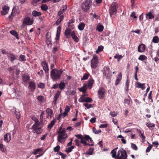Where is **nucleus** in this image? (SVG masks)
I'll return each mask as SVG.
<instances>
[{"label": "nucleus", "mask_w": 159, "mask_h": 159, "mask_svg": "<svg viewBox=\"0 0 159 159\" xmlns=\"http://www.w3.org/2000/svg\"><path fill=\"white\" fill-rule=\"evenodd\" d=\"M14 68L13 67H9L8 68V70L11 74V75H13L14 74Z\"/></svg>", "instance_id": "3c124183"}, {"label": "nucleus", "mask_w": 159, "mask_h": 159, "mask_svg": "<svg viewBox=\"0 0 159 159\" xmlns=\"http://www.w3.org/2000/svg\"><path fill=\"white\" fill-rule=\"evenodd\" d=\"M145 49V46L143 43L140 44L138 47V52H144Z\"/></svg>", "instance_id": "2eb2a0df"}, {"label": "nucleus", "mask_w": 159, "mask_h": 159, "mask_svg": "<svg viewBox=\"0 0 159 159\" xmlns=\"http://www.w3.org/2000/svg\"><path fill=\"white\" fill-rule=\"evenodd\" d=\"M58 135L57 140L58 141L61 143H63L65 141V139L67 137V134L66 133L65 129H62L61 127L58 132Z\"/></svg>", "instance_id": "7ed1b4c3"}, {"label": "nucleus", "mask_w": 159, "mask_h": 159, "mask_svg": "<svg viewBox=\"0 0 159 159\" xmlns=\"http://www.w3.org/2000/svg\"><path fill=\"white\" fill-rule=\"evenodd\" d=\"M149 145V146L147 147L146 151L147 152H149L151 148H152L153 145L151 144L148 143Z\"/></svg>", "instance_id": "de8ad7c7"}, {"label": "nucleus", "mask_w": 159, "mask_h": 159, "mask_svg": "<svg viewBox=\"0 0 159 159\" xmlns=\"http://www.w3.org/2000/svg\"><path fill=\"white\" fill-rule=\"evenodd\" d=\"M107 125L108 124H101L99 126V128H106L107 127Z\"/></svg>", "instance_id": "0e129e2a"}, {"label": "nucleus", "mask_w": 159, "mask_h": 159, "mask_svg": "<svg viewBox=\"0 0 159 159\" xmlns=\"http://www.w3.org/2000/svg\"><path fill=\"white\" fill-rule=\"evenodd\" d=\"M146 17L147 19H152L154 17V16L151 12H149L146 14Z\"/></svg>", "instance_id": "b1692460"}, {"label": "nucleus", "mask_w": 159, "mask_h": 159, "mask_svg": "<svg viewBox=\"0 0 159 159\" xmlns=\"http://www.w3.org/2000/svg\"><path fill=\"white\" fill-rule=\"evenodd\" d=\"M41 8L43 10L45 11L47 10L48 9V6L45 4H43L41 5Z\"/></svg>", "instance_id": "a19ab883"}, {"label": "nucleus", "mask_w": 159, "mask_h": 159, "mask_svg": "<svg viewBox=\"0 0 159 159\" xmlns=\"http://www.w3.org/2000/svg\"><path fill=\"white\" fill-rule=\"evenodd\" d=\"M87 89V84H84L83 86L80 88H78L80 92H85Z\"/></svg>", "instance_id": "4be33fe9"}, {"label": "nucleus", "mask_w": 159, "mask_h": 159, "mask_svg": "<svg viewBox=\"0 0 159 159\" xmlns=\"http://www.w3.org/2000/svg\"><path fill=\"white\" fill-rule=\"evenodd\" d=\"M85 25L84 23H80L78 26V28L79 30L81 31L83 30L84 28Z\"/></svg>", "instance_id": "c85d7f7f"}, {"label": "nucleus", "mask_w": 159, "mask_h": 159, "mask_svg": "<svg viewBox=\"0 0 159 159\" xmlns=\"http://www.w3.org/2000/svg\"><path fill=\"white\" fill-rule=\"evenodd\" d=\"M89 136L88 135H85L84 137H83L80 140V143L84 144V146L89 145L90 146H93V144H89L87 143L86 141H89Z\"/></svg>", "instance_id": "6e6552de"}, {"label": "nucleus", "mask_w": 159, "mask_h": 159, "mask_svg": "<svg viewBox=\"0 0 159 159\" xmlns=\"http://www.w3.org/2000/svg\"><path fill=\"white\" fill-rule=\"evenodd\" d=\"M35 88L34 83L33 82H30L29 83V88L31 91L34 90Z\"/></svg>", "instance_id": "393cba45"}, {"label": "nucleus", "mask_w": 159, "mask_h": 159, "mask_svg": "<svg viewBox=\"0 0 159 159\" xmlns=\"http://www.w3.org/2000/svg\"><path fill=\"white\" fill-rule=\"evenodd\" d=\"M104 27L102 25L99 24L97 27V29L99 32H102L103 31Z\"/></svg>", "instance_id": "473e14b6"}, {"label": "nucleus", "mask_w": 159, "mask_h": 159, "mask_svg": "<svg viewBox=\"0 0 159 159\" xmlns=\"http://www.w3.org/2000/svg\"><path fill=\"white\" fill-rule=\"evenodd\" d=\"M117 4L116 3H113L110 7L109 11L111 16L116 14L117 11Z\"/></svg>", "instance_id": "0eeeda50"}, {"label": "nucleus", "mask_w": 159, "mask_h": 159, "mask_svg": "<svg viewBox=\"0 0 159 159\" xmlns=\"http://www.w3.org/2000/svg\"><path fill=\"white\" fill-rule=\"evenodd\" d=\"M62 72V71L61 70H58L56 69H52L51 71V76L53 80L59 79Z\"/></svg>", "instance_id": "20e7f679"}, {"label": "nucleus", "mask_w": 159, "mask_h": 159, "mask_svg": "<svg viewBox=\"0 0 159 159\" xmlns=\"http://www.w3.org/2000/svg\"><path fill=\"white\" fill-rule=\"evenodd\" d=\"M145 84V83L141 84L139 82L137 81L135 84V87L138 88H140L142 90H144L145 88L144 86Z\"/></svg>", "instance_id": "f3484780"}, {"label": "nucleus", "mask_w": 159, "mask_h": 159, "mask_svg": "<svg viewBox=\"0 0 159 159\" xmlns=\"http://www.w3.org/2000/svg\"><path fill=\"white\" fill-rule=\"evenodd\" d=\"M65 87V83L63 82H61L59 84V87L61 89H63Z\"/></svg>", "instance_id": "49530a36"}, {"label": "nucleus", "mask_w": 159, "mask_h": 159, "mask_svg": "<svg viewBox=\"0 0 159 159\" xmlns=\"http://www.w3.org/2000/svg\"><path fill=\"white\" fill-rule=\"evenodd\" d=\"M0 149L3 152H5L6 151L5 146L2 143H0Z\"/></svg>", "instance_id": "ea45409f"}, {"label": "nucleus", "mask_w": 159, "mask_h": 159, "mask_svg": "<svg viewBox=\"0 0 159 159\" xmlns=\"http://www.w3.org/2000/svg\"><path fill=\"white\" fill-rule=\"evenodd\" d=\"M85 98L84 97V95H82L81 96L80 98L79 99L78 101L79 102H85Z\"/></svg>", "instance_id": "58836bf2"}, {"label": "nucleus", "mask_w": 159, "mask_h": 159, "mask_svg": "<svg viewBox=\"0 0 159 159\" xmlns=\"http://www.w3.org/2000/svg\"><path fill=\"white\" fill-rule=\"evenodd\" d=\"M71 36L73 39L76 42H78V41L79 39L76 36L75 32L74 31H73L71 33Z\"/></svg>", "instance_id": "a878e982"}, {"label": "nucleus", "mask_w": 159, "mask_h": 159, "mask_svg": "<svg viewBox=\"0 0 159 159\" xmlns=\"http://www.w3.org/2000/svg\"><path fill=\"white\" fill-rule=\"evenodd\" d=\"M75 145L77 146H79L80 145V141L79 140L77 139H75Z\"/></svg>", "instance_id": "69168bd1"}, {"label": "nucleus", "mask_w": 159, "mask_h": 159, "mask_svg": "<svg viewBox=\"0 0 159 159\" xmlns=\"http://www.w3.org/2000/svg\"><path fill=\"white\" fill-rule=\"evenodd\" d=\"M122 57V56L121 55L116 54L114 56V58L117 59L118 61H119Z\"/></svg>", "instance_id": "09e8293b"}, {"label": "nucleus", "mask_w": 159, "mask_h": 159, "mask_svg": "<svg viewBox=\"0 0 159 159\" xmlns=\"http://www.w3.org/2000/svg\"><path fill=\"white\" fill-rule=\"evenodd\" d=\"M41 65L45 72H48L49 70V69L48 67L46 61H43L42 62Z\"/></svg>", "instance_id": "4468645a"}, {"label": "nucleus", "mask_w": 159, "mask_h": 159, "mask_svg": "<svg viewBox=\"0 0 159 159\" xmlns=\"http://www.w3.org/2000/svg\"><path fill=\"white\" fill-rule=\"evenodd\" d=\"M46 111L47 117L48 118H51L53 114L52 110L50 108H48L47 109Z\"/></svg>", "instance_id": "dca6fc26"}, {"label": "nucleus", "mask_w": 159, "mask_h": 159, "mask_svg": "<svg viewBox=\"0 0 159 159\" xmlns=\"http://www.w3.org/2000/svg\"><path fill=\"white\" fill-rule=\"evenodd\" d=\"M117 148H116L111 152L112 154V156L113 158H116V150ZM127 157V152L125 150L123 149H120L117 152L116 157L117 159H126Z\"/></svg>", "instance_id": "f257e3e1"}, {"label": "nucleus", "mask_w": 159, "mask_h": 159, "mask_svg": "<svg viewBox=\"0 0 159 159\" xmlns=\"http://www.w3.org/2000/svg\"><path fill=\"white\" fill-rule=\"evenodd\" d=\"M64 17V16L63 15H61L60 16L59 18L57 20L56 23L57 25L60 24L61 21L63 20Z\"/></svg>", "instance_id": "7c9ffc66"}, {"label": "nucleus", "mask_w": 159, "mask_h": 159, "mask_svg": "<svg viewBox=\"0 0 159 159\" xmlns=\"http://www.w3.org/2000/svg\"><path fill=\"white\" fill-rule=\"evenodd\" d=\"M45 84L43 83H40L38 84L39 87L41 89H43L44 87Z\"/></svg>", "instance_id": "4d7b16f0"}, {"label": "nucleus", "mask_w": 159, "mask_h": 159, "mask_svg": "<svg viewBox=\"0 0 159 159\" xmlns=\"http://www.w3.org/2000/svg\"><path fill=\"white\" fill-rule=\"evenodd\" d=\"M89 76V73H85L84 74V76L82 78H81V80H86L88 79Z\"/></svg>", "instance_id": "79ce46f5"}, {"label": "nucleus", "mask_w": 159, "mask_h": 159, "mask_svg": "<svg viewBox=\"0 0 159 159\" xmlns=\"http://www.w3.org/2000/svg\"><path fill=\"white\" fill-rule=\"evenodd\" d=\"M33 15L35 16H39L41 14V13L39 12H38L35 11H34L32 12Z\"/></svg>", "instance_id": "4c0bfd02"}, {"label": "nucleus", "mask_w": 159, "mask_h": 159, "mask_svg": "<svg viewBox=\"0 0 159 159\" xmlns=\"http://www.w3.org/2000/svg\"><path fill=\"white\" fill-rule=\"evenodd\" d=\"M19 59L20 61H26L25 56L23 55H20L19 57Z\"/></svg>", "instance_id": "72a5a7b5"}, {"label": "nucleus", "mask_w": 159, "mask_h": 159, "mask_svg": "<svg viewBox=\"0 0 159 159\" xmlns=\"http://www.w3.org/2000/svg\"><path fill=\"white\" fill-rule=\"evenodd\" d=\"M7 56L9 60H10L13 63L14 60L16 59V56L13 53L9 52L7 53Z\"/></svg>", "instance_id": "f8f14e48"}, {"label": "nucleus", "mask_w": 159, "mask_h": 159, "mask_svg": "<svg viewBox=\"0 0 159 159\" xmlns=\"http://www.w3.org/2000/svg\"><path fill=\"white\" fill-rule=\"evenodd\" d=\"M147 59V57L144 55H141L139 57L138 59L141 61L146 60Z\"/></svg>", "instance_id": "a18cd8bd"}, {"label": "nucleus", "mask_w": 159, "mask_h": 159, "mask_svg": "<svg viewBox=\"0 0 159 159\" xmlns=\"http://www.w3.org/2000/svg\"><path fill=\"white\" fill-rule=\"evenodd\" d=\"M15 114L16 115V117L17 119H18L20 118V113L19 111L15 110Z\"/></svg>", "instance_id": "603ef678"}, {"label": "nucleus", "mask_w": 159, "mask_h": 159, "mask_svg": "<svg viewBox=\"0 0 159 159\" xmlns=\"http://www.w3.org/2000/svg\"><path fill=\"white\" fill-rule=\"evenodd\" d=\"M105 91L104 89L102 88H99L98 91V95L99 98L101 99L104 97Z\"/></svg>", "instance_id": "9b49d317"}, {"label": "nucleus", "mask_w": 159, "mask_h": 159, "mask_svg": "<svg viewBox=\"0 0 159 159\" xmlns=\"http://www.w3.org/2000/svg\"><path fill=\"white\" fill-rule=\"evenodd\" d=\"M22 79L24 82V84H25V82L29 80L30 77L27 74H24L22 75Z\"/></svg>", "instance_id": "412c9836"}, {"label": "nucleus", "mask_w": 159, "mask_h": 159, "mask_svg": "<svg viewBox=\"0 0 159 159\" xmlns=\"http://www.w3.org/2000/svg\"><path fill=\"white\" fill-rule=\"evenodd\" d=\"M122 76V73H121L120 72L118 75V76L116 79L115 84L116 85H118V84H119V82L121 80Z\"/></svg>", "instance_id": "6ab92c4d"}, {"label": "nucleus", "mask_w": 159, "mask_h": 159, "mask_svg": "<svg viewBox=\"0 0 159 159\" xmlns=\"http://www.w3.org/2000/svg\"><path fill=\"white\" fill-rule=\"evenodd\" d=\"M42 122H39L38 120H35V123L31 126V129H33V132L37 134H41L42 131V128L43 126Z\"/></svg>", "instance_id": "f03ea898"}, {"label": "nucleus", "mask_w": 159, "mask_h": 159, "mask_svg": "<svg viewBox=\"0 0 159 159\" xmlns=\"http://www.w3.org/2000/svg\"><path fill=\"white\" fill-rule=\"evenodd\" d=\"M146 125L149 128L152 127H153L155 126L154 124L153 123H146Z\"/></svg>", "instance_id": "8fccbe9b"}, {"label": "nucleus", "mask_w": 159, "mask_h": 159, "mask_svg": "<svg viewBox=\"0 0 159 159\" xmlns=\"http://www.w3.org/2000/svg\"><path fill=\"white\" fill-rule=\"evenodd\" d=\"M33 20L32 18L29 17H26L24 20L22 25H24L25 24L27 25H31L33 24Z\"/></svg>", "instance_id": "1a4fd4ad"}, {"label": "nucleus", "mask_w": 159, "mask_h": 159, "mask_svg": "<svg viewBox=\"0 0 159 159\" xmlns=\"http://www.w3.org/2000/svg\"><path fill=\"white\" fill-rule=\"evenodd\" d=\"M41 0H33L32 1V3L34 6H36L37 5V3Z\"/></svg>", "instance_id": "13d9d810"}, {"label": "nucleus", "mask_w": 159, "mask_h": 159, "mask_svg": "<svg viewBox=\"0 0 159 159\" xmlns=\"http://www.w3.org/2000/svg\"><path fill=\"white\" fill-rule=\"evenodd\" d=\"M37 99L40 102H43L44 101V97L42 96H39L37 97Z\"/></svg>", "instance_id": "37998d69"}, {"label": "nucleus", "mask_w": 159, "mask_h": 159, "mask_svg": "<svg viewBox=\"0 0 159 159\" xmlns=\"http://www.w3.org/2000/svg\"><path fill=\"white\" fill-rule=\"evenodd\" d=\"M131 147L134 150H137V147L135 144L131 143Z\"/></svg>", "instance_id": "6e6d98bb"}, {"label": "nucleus", "mask_w": 159, "mask_h": 159, "mask_svg": "<svg viewBox=\"0 0 159 159\" xmlns=\"http://www.w3.org/2000/svg\"><path fill=\"white\" fill-rule=\"evenodd\" d=\"M60 94V92L59 91H58L56 93L55 96L54 98V100H53V102L55 104H56V102L57 98H59Z\"/></svg>", "instance_id": "bb28decb"}, {"label": "nucleus", "mask_w": 159, "mask_h": 159, "mask_svg": "<svg viewBox=\"0 0 159 159\" xmlns=\"http://www.w3.org/2000/svg\"><path fill=\"white\" fill-rule=\"evenodd\" d=\"M2 9L3 11L1 12V14L3 15H5L8 13L9 7L5 5L2 7Z\"/></svg>", "instance_id": "ddd939ff"}, {"label": "nucleus", "mask_w": 159, "mask_h": 159, "mask_svg": "<svg viewBox=\"0 0 159 159\" xmlns=\"http://www.w3.org/2000/svg\"><path fill=\"white\" fill-rule=\"evenodd\" d=\"M94 82V80L91 77L88 81V86L89 89H90L92 88Z\"/></svg>", "instance_id": "a211bd4d"}, {"label": "nucleus", "mask_w": 159, "mask_h": 159, "mask_svg": "<svg viewBox=\"0 0 159 159\" xmlns=\"http://www.w3.org/2000/svg\"><path fill=\"white\" fill-rule=\"evenodd\" d=\"M10 33L15 36L17 39H19V38L18 34L16 32L15 30H12L10 31Z\"/></svg>", "instance_id": "c756f323"}, {"label": "nucleus", "mask_w": 159, "mask_h": 159, "mask_svg": "<svg viewBox=\"0 0 159 159\" xmlns=\"http://www.w3.org/2000/svg\"><path fill=\"white\" fill-rule=\"evenodd\" d=\"M152 41L154 43H157L159 42V39L157 36H155L153 38Z\"/></svg>", "instance_id": "f704fd0d"}, {"label": "nucleus", "mask_w": 159, "mask_h": 159, "mask_svg": "<svg viewBox=\"0 0 159 159\" xmlns=\"http://www.w3.org/2000/svg\"><path fill=\"white\" fill-rule=\"evenodd\" d=\"M60 147L59 145H57L53 148L54 151L55 152H58L60 150Z\"/></svg>", "instance_id": "5fc2aeb1"}, {"label": "nucleus", "mask_w": 159, "mask_h": 159, "mask_svg": "<svg viewBox=\"0 0 159 159\" xmlns=\"http://www.w3.org/2000/svg\"><path fill=\"white\" fill-rule=\"evenodd\" d=\"M15 93L16 95L17 96L20 97L21 95V93L20 91H16Z\"/></svg>", "instance_id": "052dcab7"}, {"label": "nucleus", "mask_w": 159, "mask_h": 159, "mask_svg": "<svg viewBox=\"0 0 159 159\" xmlns=\"http://www.w3.org/2000/svg\"><path fill=\"white\" fill-rule=\"evenodd\" d=\"M43 150V149L42 148H39L37 149H35L34 150L33 154L34 155H36L37 153H39L40 152Z\"/></svg>", "instance_id": "2f4dec72"}, {"label": "nucleus", "mask_w": 159, "mask_h": 159, "mask_svg": "<svg viewBox=\"0 0 159 159\" xmlns=\"http://www.w3.org/2000/svg\"><path fill=\"white\" fill-rule=\"evenodd\" d=\"M124 103L128 105H129L130 103V100L128 99H125L124 100Z\"/></svg>", "instance_id": "774afa93"}, {"label": "nucleus", "mask_w": 159, "mask_h": 159, "mask_svg": "<svg viewBox=\"0 0 159 159\" xmlns=\"http://www.w3.org/2000/svg\"><path fill=\"white\" fill-rule=\"evenodd\" d=\"M98 57L96 55H93V57L91 60V67L92 69H95L98 66Z\"/></svg>", "instance_id": "423d86ee"}, {"label": "nucleus", "mask_w": 159, "mask_h": 159, "mask_svg": "<svg viewBox=\"0 0 159 159\" xmlns=\"http://www.w3.org/2000/svg\"><path fill=\"white\" fill-rule=\"evenodd\" d=\"M84 105L87 108V109H89L92 107V106L91 104H89L87 103H84Z\"/></svg>", "instance_id": "bf43d9fd"}, {"label": "nucleus", "mask_w": 159, "mask_h": 159, "mask_svg": "<svg viewBox=\"0 0 159 159\" xmlns=\"http://www.w3.org/2000/svg\"><path fill=\"white\" fill-rule=\"evenodd\" d=\"M110 115L112 117H115L117 115V114L115 112H111L110 113Z\"/></svg>", "instance_id": "e2e57ef3"}, {"label": "nucleus", "mask_w": 159, "mask_h": 159, "mask_svg": "<svg viewBox=\"0 0 159 159\" xmlns=\"http://www.w3.org/2000/svg\"><path fill=\"white\" fill-rule=\"evenodd\" d=\"M71 30L69 29H66L65 32V34L67 38H69L70 37Z\"/></svg>", "instance_id": "cd10ccee"}, {"label": "nucleus", "mask_w": 159, "mask_h": 159, "mask_svg": "<svg viewBox=\"0 0 159 159\" xmlns=\"http://www.w3.org/2000/svg\"><path fill=\"white\" fill-rule=\"evenodd\" d=\"M61 31V27L59 26L57 28V31L56 35V39L57 40H58L59 38V36L60 34Z\"/></svg>", "instance_id": "5701e85b"}, {"label": "nucleus", "mask_w": 159, "mask_h": 159, "mask_svg": "<svg viewBox=\"0 0 159 159\" xmlns=\"http://www.w3.org/2000/svg\"><path fill=\"white\" fill-rule=\"evenodd\" d=\"M129 81L127 80L126 81V84H125V89L127 90L129 88Z\"/></svg>", "instance_id": "680f3d73"}, {"label": "nucleus", "mask_w": 159, "mask_h": 159, "mask_svg": "<svg viewBox=\"0 0 159 159\" xmlns=\"http://www.w3.org/2000/svg\"><path fill=\"white\" fill-rule=\"evenodd\" d=\"M104 48V47L100 45L98 47L97 50L96 51V52L97 53H98L99 52L102 51Z\"/></svg>", "instance_id": "c9c22d12"}, {"label": "nucleus", "mask_w": 159, "mask_h": 159, "mask_svg": "<svg viewBox=\"0 0 159 159\" xmlns=\"http://www.w3.org/2000/svg\"><path fill=\"white\" fill-rule=\"evenodd\" d=\"M111 72L109 68L107 67L105 68L104 75L106 77V78L108 79H110L111 76Z\"/></svg>", "instance_id": "9d476101"}, {"label": "nucleus", "mask_w": 159, "mask_h": 159, "mask_svg": "<svg viewBox=\"0 0 159 159\" xmlns=\"http://www.w3.org/2000/svg\"><path fill=\"white\" fill-rule=\"evenodd\" d=\"M11 140V134L10 133H7L4 135V140L7 142H9Z\"/></svg>", "instance_id": "aec40b11"}, {"label": "nucleus", "mask_w": 159, "mask_h": 159, "mask_svg": "<svg viewBox=\"0 0 159 159\" xmlns=\"http://www.w3.org/2000/svg\"><path fill=\"white\" fill-rule=\"evenodd\" d=\"M93 100L91 98L88 97H85V102H91Z\"/></svg>", "instance_id": "864d4df0"}, {"label": "nucleus", "mask_w": 159, "mask_h": 159, "mask_svg": "<svg viewBox=\"0 0 159 159\" xmlns=\"http://www.w3.org/2000/svg\"><path fill=\"white\" fill-rule=\"evenodd\" d=\"M91 0H85L82 4V9L84 11H87L89 9L91 5Z\"/></svg>", "instance_id": "39448f33"}, {"label": "nucleus", "mask_w": 159, "mask_h": 159, "mask_svg": "<svg viewBox=\"0 0 159 159\" xmlns=\"http://www.w3.org/2000/svg\"><path fill=\"white\" fill-rule=\"evenodd\" d=\"M93 132L96 134H98L101 132V131L100 129L97 130L96 129L95 127L93 128Z\"/></svg>", "instance_id": "c03bdc74"}, {"label": "nucleus", "mask_w": 159, "mask_h": 159, "mask_svg": "<svg viewBox=\"0 0 159 159\" xmlns=\"http://www.w3.org/2000/svg\"><path fill=\"white\" fill-rule=\"evenodd\" d=\"M75 136L78 139H80V140L83 137L82 135L81 134L75 135Z\"/></svg>", "instance_id": "338daca9"}, {"label": "nucleus", "mask_w": 159, "mask_h": 159, "mask_svg": "<svg viewBox=\"0 0 159 159\" xmlns=\"http://www.w3.org/2000/svg\"><path fill=\"white\" fill-rule=\"evenodd\" d=\"M56 122V120L54 119L52 120L49 124L48 125V127L49 128H51Z\"/></svg>", "instance_id": "e433bc0d"}]
</instances>
